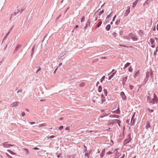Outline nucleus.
<instances>
[{
	"label": "nucleus",
	"mask_w": 158,
	"mask_h": 158,
	"mask_svg": "<svg viewBox=\"0 0 158 158\" xmlns=\"http://www.w3.org/2000/svg\"><path fill=\"white\" fill-rule=\"evenodd\" d=\"M157 98L155 94H153V98H152L150 96H149L148 97L147 102L149 103H152V104H155L157 102Z\"/></svg>",
	"instance_id": "nucleus-1"
},
{
	"label": "nucleus",
	"mask_w": 158,
	"mask_h": 158,
	"mask_svg": "<svg viewBox=\"0 0 158 158\" xmlns=\"http://www.w3.org/2000/svg\"><path fill=\"white\" fill-rule=\"evenodd\" d=\"M150 76H151V77L152 79L153 78V73L151 70L149 72L147 71V72L146 74V77L145 79H144V81L145 83H146L148 80L149 78L150 77Z\"/></svg>",
	"instance_id": "nucleus-2"
},
{
	"label": "nucleus",
	"mask_w": 158,
	"mask_h": 158,
	"mask_svg": "<svg viewBox=\"0 0 158 158\" xmlns=\"http://www.w3.org/2000/svg\"><path fill=\"white\" fill-rule=\"evenodd\" d=\"M129 37H130L131 39L134 41H137L138 39V37L137 35L131 33L129 34Z\"/></svg>",
	"instance_id": "nucleus-3"
},
{
	"label": "nucleus",
	"mask_w": 158,
	"mask_h": 158,
	"mask_svg": "<svg viewBox=\"0 0 158 158\" xmlns=\"http://www.w3.org/2000/svg\"><path fill=\"white\" fill-rule=\"evenodd\" d=\"M131 140V134H129L128 136L127 139H125L124 142V144H126L127 143H128Z\"/></svg>",
	"instance_id": "nucleus-4"
},
{
	"label": "nucleus",
	"mask_w": 158,
	"mask_h": 158,
	"mask_svg": "<svg viewBox=\"0 0 158 158\" xmlns=\"http://www.w3.org/2000/svg\"><path fill=\"white\" fill-rule=\"evenodd\" d=\"M2 145H3L4 147L7 148H9L10 146L13 147L14 146V145L8 144L7 142L4 143Z\"/></svg>",
	"instance_id": "nucleus-5"
},
{
	"label": "nucleus",
	"mask_w": 158,
	"mask_h": 158,
	"mask_svg": "<svg viewBox=\"0 0 158 158\" xmlns=\"http://www.w3.org/2000/svg\"><path fill=\"white\" fill-rule=\"evenodd\" d=\"M123 38L124 40H125V41L128 43H130L131 40L130 39L131 38L129 37V34L127 36H124L123 37Z\"/></svg>",
	"instance_id": "nucleus-6"
},
{
	"label": "nucleus",
	"mask_w": 158,
	"mask_h": 158,
	"mask_svg": "<svg viewBox=\"0 0 158 158\" xmlns=\"http://www.w3.org/2000/svg\"><path fill=\"white\" fill-rule=\"evenodd\" d=\"M130 7L129 6H128L127 7V9L126 10L125 12L124 13V17L127 16L128 15L130 12Z\"/></svg>",
	"instance_id": "nucleus-7"
},
{
	"label": "nucleus",
	"mask_w": 158,
	"mask_h": 158,
	"mask_svg": "<svg viewBox=\"0 0 158 158\" xmlns=\"http://www.w3.org/2000/svg\"><path fill=\"white\" fill-rule=\"evenodd\" d=\"M135 112L133 114L131 118V126L133 125L134 124V123L135 122V119H134V117H135Z\"/></svg>",
	"instance_id": "nucleus-8"
},
{
	"label": "nucleus",
	"mask_w": 158,
	"mask_h": 158,
	"mask_svg": "<svg viewBox=\"0 0 158 158\" xmlns=\"http://www.w3.org/2000/svg\"><path fill=\"white\" fill-rule=\"evenodd\" d=\"M120 95L123 100H126V97L123 92H121L120 93Z\"/></svg>",
	"instance_id": "nucleus-9"
},
{
	"label": "nucleus",
	"mask_w": 158,
	"mask_h": 158,
	"mask_svg": "<svg viewBox=\"0 0 158 158\" xmlns=\"http://www.w3.org/2000/svg\"><path fill=\"white\" fill-rule=\"evenodd\" d=\"M127 77H124L123 78L122 80V84L123 85V86L124 87V85L127 81Z\"/></svg>",
	"instance_id": "nucleus-10"
},
{
	"label": "nucleus",
	"mask_w": 158,
	"mask_h": 158,
	"mask_svg": "<svg viewBox=\"0 0 158 158\" xmlns=\"http://www.w3.org/2000/svg\"><path fill=\"white\" fill-rule=\"evenodd\" d=\"M117 150H118L117 149H116L114 151H113L112 150L111 151H109V152H107L106 153V155H110L114 153L115 151H116L117 152H118V151H117Z\"/></svg>",
	"instance_id": "nucleus-11"
},
{
	"label": "nucleus",
	"mask_w": 158,
	"mask_h": 158,
	"mask_svg": "<svg viewBox=\"0 0 158 158\" xmlns=\"http://www.w3.org/2000/svg\"><path fill=\"white\" fill-rule=\"evenodd\" d=\"M19 103V102L18 101L15 102L11 104V106L12 107L17 106H18Z\"/></svg>",
	"instance_id": "nucleus-12"
},
{
	"label": "nucleus",
	"mask_w": 158,
	"mask_h": 158,
	"mask_svg": "<svg viewBox=\"0 0 158 158\" xmlns=\"http://www.w3.org/2000/svg\"><path fill=\"white\" fill-rule=\"evenodd\" d=\"M21 45L18 44L15 48L14 51L13 52V53H15L16 52H17L18 50L21 47Z\"/></svg>",
	"instance_id": "nucleus-13"
},
{
	"label": "nucleus",
	"mask_w": 158,
	"mask_h": 158,
	"mask_svg": "<svg viewBox=\"0 0 158 158\" xmlns=\"http://www.w3.org/2000/svg\"><path fill=\"white\" fill-rule=\"evenodd\" d=\"M105 153V149H104L102 151L100 155V156L101 158H102L104 156Z\"/></svg>",
	"instance_id": "nucleus-14"
},
{
	"label": "nucleus",
	"mask_w": 158,
	"mask_h": 158,
	"mask_svg": "<svg viewBox=\"0 0 158 158\" xmlns=\"http://www.w3.org/2000/svg\"><path fill=\"white\" fill-rule=\"evenodd\" d=\"M67 52L62 51L61 53L60 54L59 56V58L60 59L61 57L64 55L66 54Z\"/></svg>",
	"instance_id": "nucleus-15"
},
{
	"label": "nucleus",
	"mask_w": 158,
	"mask_h": 158,
	"mask_svg": "<svg viewBox=\"0 0 158 158\" xmlns=\"http://www.w3.org/2000/svg\"><path fill=\"white\" fill-rule=\"evenodd\" d=\"M105 97L103 95V94H102L101 95V100L102 101V103H103L104 102H105V101H106L105 99Z\"/></svg>",
	"instance_id": "nucleus-16"
},
{
	"label": "nucleus",
	"mask_w": 158,
	"mask_h": 158,
	"mask_svg": "<svg viewBox=\"0 0 158 158\" xmlns=\"http://www.w3.org/2000/svg\"><path fill=\"white\" fill-rule=\"evenodd\" d=\"M116 72V71H115L109 77V80H110L113 77V76L115 74Z\"/></svg>",
	"instance_id": "nucleus-17"
},
{
	"label": "nucleus",
	"mask_w": 158,
	"mask_h": 158,
	"mask_svg": "<svg viewBox=\"0 0 158 158\" xmlns=\"http://www.w3.org/2000/svg\"><path fill=\"white\" fill-rule=\"evenodd\" d=\"M138 1L139 0H136L133 3L132 7L133 8L135 6Z\"/></svg>",
	"instance_id": "nucleus-18"
},
{
	"label": "nucleus",
	"mask_w": 158,
	"mask_h": 158,
	"mask_svg": "<svg viewBox=\"0 0 158 158\" xmlns=\"http://www.w3.org/2000/svg\"><path fill=\"white\" fill-rule=\"evenodd\" d=\"M144 32L142 30H140L139 32V35L141 37H143Z\"/></svg>",
	"instance_id": "nucleus-19"
},
{
	"label": "nucleus",
	"mask_w": 158,
	"mask_h": 158,
	"mask_svg": "<svg viewBox=\"0 0 158 158\" xmlns=\"http://www.w3.org/2000/svg\"><path fill=\"white\" fill-rule=\"evenodd\" d=\"M115 112V113L117 114H119L120 113V111L119 107V105L118 106V108L116 110L114 111Z\"/></svg>",
	"instance_id": "nucleus-20"
},
{
	"label": "nucleus",
	"mask_w": 158,
	"mask_h": 158,
	"mask_svg": "<svg viewBox=\"0 0 158 158\" xmlns=\"http://www.w3.org/2000/svg\"><path fill=\"white\" fill-rule=\"evenodd\" d=\"M110 24L107 25L106 27V29L107 31L110 30Z\"/></svg>",
	"instance_id": "nucleus-21"
},
{
	"label": "nucleus",
	"mask_w": 158,
	"mask_h": 158,
	"mask_svg": "<svg viewBox=\"0 0 158 158\" xmlns=\"http://www.w3.org/2000/svg\"><path fill=\"white\" fill-rule=\"evenodd\" d=\"M151 0H147L143 4V6H144L146 5H148L149 4V3L150 2Z\"/></svg>",
	"instance_id": "nucleus-22"
},
{
	"label": "nucleus",
	"mask_w": 158,
	"mask_h": 158,
	"mask_svg": "<svg viewBox=\"0 0 158 158\" xmlns=\"http://www.w3.org/2000/svg\"><path fill=\"white\" fill-rule=\"evenodd\" d=\"M35 48V46H34L32 48V50H31V56H32L33 55L34 52V50Z\"/></svg>",
	"instance_id": "nucleus-23"
},
{
	"label": "nucleus",
	"mask_w": 158,
	"mask_h": 158,
	"mask_svg": "<svg viewBox=\"0 0 158 158\" xmlns=\"http://www.w3.org/2000/svg\"><path fill=\"white\" fill-rule=\"evenodd\" d=\"M23 150L26 152V155H27L29 153V152L28 149H27V148H23Z\"/></svg>",
	"instance_id": "nucleus-24"
},
{
	"label": "nucleus",
	"mask_w": 158,
	"mask_h": 158,
	"mask_svg": "<svg viewBox=\"0 0 158 158\" xmlns=\"http://www.w3.org/2000/svg\"><path fill=\"white\" fill-rule=\"evenodd\" d=\"M139 73V70L137 71L134 74V76L135 77H136L137 76Z\"/></svg>",
	"instance_id": "nucleus-25"
},
{
	"label": "nucleus",
	"mask_w": 158,
	"mask_h": 158,
	"mask_svg": "<svg viewBox=\"0 0 158 158\" xmlns=\"http://www.w3.org/2000/svg\"><path fill=\"white\" fill-rule=\"evenodd\" d=\"M102 23V22H101V21L99 22L98 23V24L97 25L96 28H99V26L101 25Z\"/></svg>",
	"instance_id": "nucleus-26"
},
{
	"label": "nucleus",
	"mask_w": 158,
	"mask_h": 158,
	"mask_svg": "<svg viewBox=\"0 0 158 158\" xmlns=\"http://www.w3.org/2000/svg\"><path fill=\"white\" fill-rule=\"evenodd\" d=\"M158 51V46L156 48L155 51L154 52V55L155 56L156 54V52Z\"/></svg>",
	"instance_id": "nucleus-27"
},
{
	"label": "nucleus",
	"mask_w": 158,
	"mask_h": 158,
	"mask_svg": "<svg viewBox=\"0 0 158 158\" xmlns=\"http://www.w3.org/2000/svg\"><path fill=\"white\" fill-rule=\"evenodd\" d=\"M154 40L152 38H151L150 40V43L151 44H154Z\"/></svg>",
	"instance_id": "nucleus-28"
},
{
	"label": "nucleus",
	"mask_w": 158,
	"mask_h": 158,
	"mask_svg": "<svg viewBox=\"0 0 158 158\" xmlns=\"http://www.w3.org/2000/svg\"><path fill=\"white\" fill-rule=\"evenodd\" d=\"M103 91L104 92V94L106 96H107V91L106 90V89H103Z\"/></svg>",
	"instance_id": "nucleus-29"
},
{
	"label": "nucleus",
	"mask_w": 158,
	"mask_h": 158,
	"mask_svg": "<svg viewBox=\"0 0 158 158\" xmlns=\"http://www.w3.org/2000/svg\"><path fill=\"white\" fill-rule=\"evenodd\" d=\"M130 64V63H129L128 62V63H127L125 65L124 67L123 68V69H124L125 68H127V67Z\"/></svg>",
	"instance_id": "nucleus-30"
},
{
	"label": "nucleus",
	"mask_w": 158,
	"mask_h": 158,
	"mask_svg": "<svg viewBox=\"0 0 158 158\" xmlns=\"http://www.w3.org/2000/svg\"><path fill=\"white\" fill-rule=\"evenodd\" d=\"M102 91V87L101 85L99 86L98 88V91L99 92H101Z\"/></svg>",
	"instance_id": "nucleus-31"
},
{
	"label": "nucleus",
	"mask_w": 158,
	"mask_h": 158,
	"mask_svg": "<svg viewBox=\"0 0 158 158\" xmlns=\"http://www.w3.org/2000/svg\"><path fill=\"white\" fill-rule=\"evenodd\" d=\"M113 13V11H112L111 13L109 15H108L107 17H106V19H108V18H110V17H111V14H112V13Z\"/></svg>",
	"instance_id": "nucleus-32"
},
{
	"label": "nucleus",
	"mask_w": 158,
	"mask_h": 158,
	"mask_svg": "<svg viewBox=\"0 0 158 158\" xmlns=\"http://www.w3.org/2000/svg\"><path fill=\"white\" fill-rule=\"evenodd\" d=\"M119 33L122 36L123 35V31H120Z\"/></svg>",
	"instance_id": "nucleus-33"
},
{
	"label": "nucleus",
	"mask_w": 158,
	"mask_h": 158,
	"mask_svg": "<svg viewBox=\"0 0 158 158\" xmlns=\"http://www.w3.org/2000/svg\"><path fill=\"white\" fill-rule=\"evenodd\" d=\"M85 85V83L84 82H83L80 84V85L81 87H83Z\"/></svg>",
	"instance_id": "nucleus-34"
},
{
	"label": "nucleus",
	"mask_w": 158,
	"mask_h": 158,
	"mask_svg": "<svg viewBox=\"0 0 158 158\" xmlns=\"http://www.w3.org/2000/svg\"><path fill=\"white\" fill-rule=\"evenodd\" d=\"M120 22V19L118 20H116L115 22L116 24L118 25L119 24V23Z\"/></svg>",
	"instance_id": "nucleus-35"
},
{
	"label": "nucleus",
	"mask_w": 158,
	"mask_h": 158,
	"mask_svg": "<svg viewBox=\"0 0 158 158\" xmlns=\"http://www.w3.org/2000/svg\"><path fill=\"white\" fill-rule=\"evenodd\" d=\"M105 78V76H103V77H102L101 79V82H102V81H103V80Z\"/></svg>",
	"instance_id": "nucleus-36"
},
{
	"label": "nucleus",
	"mask_w": 158,
	"mask_h": 158,
	"mask_svg": "<svg viewBox=\"0 0 158 158\" xmlns=\"http://www.w3.org/2000/svg\"><path fill=\"white\" fill-rule=\"evenodd\" d=\"M133 86L132 85H130L129 86V88L130 90H132L133 88Z\"/></svg>",
	"instance_id": "nucleus-37"
},
{
	"label": "nucleus",
	"mask_w": 158,
	"mask_h": 158,
	"mask_svg": "<svg viewBox=\"0 0 158 158\" xmlns=\"http://www.w3.org/2000/svg\"><path fill=\"white\" fill-rule=\"evenodd\" d=\"M85 20V17L83 16L81 19V22H83Z\"/></svg>",
	"instance_id": "nucleus-38"
},
{
	"label": "nucleus",
	"mask_w": 158,
	"mask_h": 158,
	"mask_svg": "<svg viewBox=\"0 0 158 158\" xmlns=\"http://www.w3.org/2000/svg\"><path fill=\"white\" fill-rule=\"evenodd\" d=\"M113 115V117H114V118H118L119 117V116L117 115L114 114V115Z\"/></svg>",
	"instance_id": "nucleus-39"
},
{
	"label": "nucleus",
	"mask_w": 158,
	"mask_h": 158,
	"mask_svg": "<svg viewBox=\"0 0 158 158\" xmlns=\"http://www.w3.org/2000/svg\"><path fill=\"white\" fill-rule=\"evenodd\" d=\"M112 35H113V37H115L117 36V35L116 33H114Z\"/></svg>",
	"instance_id": "nucleus-40"
},
{
	"label": "nucleus",
	"mask_w": 158,
	"mask_h": 158,
	"mask_svg": "<svg viewBox=\"0 0 158 158\" xmlns=\"http://www.w3.org/2000/svg\"><path fill=\"white\" fill-rule=\"evenodd\" d=\"M150 127L149 123H148V124H147L146 126V128L147 129Z\"/></svg>",
	"instance_id": "nucleus-41"
},
{
	"label": "nucleus",
	"mask_w": 158,
	"mask_h": 158,
	"mask_svg": "<svg viewBox=\"0 0 158 158\" xmlns=\"http://www.w3.org/2000/svg\"><path fill=\"white\" fill-rule=\"evenodd\" d=\"M133 69H132L131 67H130L129 68V71L130 72H131L132 71Z\"/></svg>",
	"instance_id": "nucleus-42"
},
{
	"label": "nucleus",
	"mask_w": 158,
	"mask_h": 158,
	"mask_svg": "<svg viewBox=\"0 0 158 158\" xmlns=\"http://www.w3.org/2000/svg\"><path fill=\"white\" fill-rule=\"evenodd\" d=\"M104 12V10H102L99 13V15H100L101 14H102Z\"/></svg>",
	"instance_id": "nucleus-43"
},
{
	"label": "nucleus",
	"mask_w": 158,
	"mask_h": 158,
	"mask_svg": "<svg viewBox=\"0 0 158 158\" xmlns=\"http://www.w3.org/2000/svg\"><path fill=\"white\" fill-rule=\"evenodd\" d=\"M117 123L118 124V125L120 126V123H121V121L120 120H117Z\"/></svg>",
	"instance_id": "nucleus-44"
},
{
	"label": "nucleus",
	"mask_w": 158,
	"mask_h": 158,
	"mask_svg": "<svg viewBox=\"0 0 158 158\" xmlns=\"http://www.w3.org/2000/svg\"><path fill=\"white\" fill-rule=\"evenodd\" d=\"M90 19H89L88 21H87V23H88V25H90Z\"/></svg>",
	"instance_id": "nucleus-45"
},
{
	"label": "nucleus",
	"mask_w": 158,
	"mask_h": 158,
	"mask_svg": "<svg viewBox=\"0 0 158 158\" xmlns=\"http://www.w3.org/2000/svg\"><path fill=\"white\" fill-rule=\"evenodd\" d=\"M58 128H59V129L61 130L63 129V126H60Z\"/></svg>",
	"instance_id": "nucleus-46"
},
{
	"label": "nucleus",
	"mask_w": 158,
	"mask_h": 158,
	"mask_svg": "<svg viewBox=\"0 0 158 158\" xmlns=\"http://www.w3.org/2000/svg\"><path fill=\"white\" fill-rule=\"evenodd\" d=\"M85 156L88 157H89V154L88 153H86L85 154Z\"/></svg>",
	"instance_id": "nucleus-47"
},
{
	"label": "nucleus",
	"mask_w": 158,
	"mask_h": 158,
	"mask_svg": "<svg viewBox=\"0 0 158 158\" xmlns=\"http://www.w3.org/2000/svg\"><path fill=\"white\" fill-rule=\"evenodd\" d=\"M9 152L12 154L14 155L15 154L14 152L11 151H9Z\"/></svg>",
	"instance_id": "nucleus-48"
},
{
	"label": "nucleus",
	"mask_w": 158,
	"mask_h": 158,
	"mask_svg": "<svg viewBox=\"0 0 158 158\" xmlns=\"http://www.w3.org/2000/svg\"><path fill=\"white\" fill-rule=\"evenodd\" d=\"M148 111H149V112H151V113H152V112H153V110H151L150 108H148Z\"/></svg>",
	"instance_id": "nucleus-49"
},
{
	"label": "nucleus",
	"mask_w": 158,
	"mask_h": 158,
	"mask_svg": "<svg viewBox=\"0 0 158 158\" xmlns=\"http://www.w3.org/2000/svg\"><path fill=\"white\" fill-rule=\"evenodd\" d=\"M41 70V68L40 67H39L38 68V69L36 71V73L38 72L39 71Z\"/></svg>",
	"instance_id": "nucleus-50"
},
{
	"label": "nucleus",
	"mask_w": 158,
	"mask_h": 158,
	"mask_svg": "<svg viewBox=\"0 0 158 158\" xmlns=\"http://www.w3.org/2000/svg\"><path fill=\"white\" fill-rule=\"evenodd\" d=\"M55 137V136H54V135H51V136H50L49 137V138H50V139L53 138H54Z\"/></svg>",
	"instance_id": "nucleus-51"
},
{
	"label": "nucleus",
	"mask_w": 158,
	"mask_h": 158,
	"mask_svg": "<svg viewBox=\"0 0 158 158\" xmlns=\"http://www.w3.org/2000/svg\"><path fill=\"white\" fill-rule=\"evenodd\" d=\"M110 114V113H107V114L105 113V114H103L104 115V116H107Z\"/></svg>",
	"instance_id": "nucleus-52"
},
{
	"label": "nucleus",
	"mask_w": 158,
	"mask_h": 158,
	"mask_svg": "<svg viewBox=\"0 0 158 158\" xmlns=\"http://www.w3.org/2000/svg\"><path fill=\"white\" fill-rule=\"evenodd\" d=\"M33 149L34 150H39V148L37 147H35L33 148Z\"/></svg>",
	"instance_id": "nucleus-53"
},
{
	"label": "nucleus",
	"mask_w": 158,
	"mask_h": 158,
	"mask_svg": "<svg viewBox=\"0 0 158 158\" xmlns=\"http://www.w3.org/2000/svg\"><path fill=\"white\" fill-rule=\"evenodd\" d=\"M70 8V7H68L66 10L65 11V13H66L67 12V11Z\"/></svg>",
	"instance_id": "nucleus-54"
},
{
	"label": "nucleus",
	"mask_w": 158,
	"mask_h": 158,
	"mask_svg": "<svg viewBox=\"0 0 158 158\" xmlns=\"http://www.w3.org/2000/svg\"><path fill=\"white\" fill-rule=\"evenodd\" d=\"M21 114L23 116H24L25 115V114L24 112H23Z\"/></svg>",
	"instance_id": "nucleus-55"
},
{
	"label": "nucleus",
	"mask_w": 158,
	"mask_h": 158,
	"mask_svg": "<svg viewBox=\"0 0 158 158\" xmlns=\"http://www.w3.org/2000/svg\"><path fill=\"white\" fill-rule=\"evenodd\" d=\"M155 47V44H151V47L152 48H154Z\"/></svg>",
	"instance_id": "nucleus-56"
},
{
	"label": "nucleus",
	"mask_w": 158,
	"mask_h": 158,
	"mask_svg": "<svg viewBox=\"0 0 158 158\" xmlns=\"http://www.w3.org/2000/svg\"><path fill=\"white\" fill-rule=\"evenodd\" d=\"M23 91V89H20V90H18V91L17 92V93H19V92H22Z\"/></svg>",
	"instance_id": "nucleus-57"
},
{
	"label": "nucleus",
	"mask_w": 158,
	"mask_h": 158,
	"mask_svg": "<svg viewBox=\"0 0 158 158\" xmlns=\"http://www.w3.org/2000/svg\"><path fill=\"white\" fill-rule=\"evenodd\" d=\"M8 36L7 35H6L5 36V37H4V39L3 40H6V39H7V37Z\"/></svg>",
	"instance_id": "nucleus-58"
},
{
	"label": "nucleus",
	"mask_w": 158,
	"mask_h": 158,
	"mask_svg": "<svg viewBox=\"0 0 158 158\" xmlns=\"http://www.w3.org/2000/svg\"><path fill=\"white\" fill-rule=\"evenodd\" d=\"M69 130V127H67L66 128H65V130Z\"/></svg>",
	"instance_id": "nucleus-59"
},
{
	"label": "nucleus",
	"mask_w": 158,
	"mask_h": 158,
	"mask_svg": "<svg viewBox=\"0 0 158 158\" xmlns=\"http://www.w3.org/2000/svg\"><path fill=\"white\" fill-rule=\"evenodd\" d=\"M19 12V10L17 12H15L14 13V15H16V14H18Z\"/></svg>",
	"instance_id": "nucleus-60"
},
{
	"label": "nucleus",
	"mask_w": 158,
	"mask_h": 158,
	"mask_svg": "<svg viewBox=\"0 0 158 158\" xmlns=\"http://www.w3.org/2000/svg\"><path fill=\"white\" fill-rule=\"evenodd\" d=\"M29 123L31 125H32V124H34L35 123V122H30Z\"/></svg>",
	"instance_id": "nucleus-61"
},
{
	"label": "nucleus",
	"mask_w": 158,
	"mask_h": 158,
	"mask_svg": "<svg viewBox=\"0 0 158 158\" xmlns=\"http://www.w3.org/2000/svg\"><path fill=\"white\" fill-rule=\"evenodd\" d=\"M116 15H115L114 16V17H113V18L112 21H114V20L115 19V18H116Z\"/></svg>",
	"instance_id": "nucleus-62"
},
{
	"label": "nucleus",
	"mask_w": 158,
	"mask_h": 158,
	"mask_svg": "<svg viewBox=\"0 0 158 158\" xmlns=\"http://www.w3.org/2000/svg\"><path fill=\"white\" fill-rule=\"evenodd\" d=\"M114 71V69H113V70H112V71H111V72L109 73V74L108 75V76L109 75H110V74L112 73Z\"/></svg>",
	"instance_id": "nucleus-63"
},
{
	"label": "nucleus",
	"mask_w": 158,
	"mask_h": 158,
	"mask_svg": "<svg viewBox=\"0 0 158 158\" xmlns=\"http://www.w3.org/2000/svg\"><path fill=\"white\" fill-rule=\"evenodd\" d=\"M155 39L156 40L157 42H158V38H157V37H155Z\"/></svg>",
	"instance_id": "nucleus-64"
}]
</instances>
